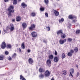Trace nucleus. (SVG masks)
Returning a JSON list of instances; mask_svg holds the SVG:
<instances>
[{
    "mask_svg": "<svg viewBox=\"0 0 80 80\" xmlns=\"http://www.w3.org/2000/svg\"><path fill=\"white\" fill-rule=\"evenodd\" d=\"M14 8V7L13 6H11L9 7V8H8V15L9 16H11V13L12 12L13 13L14 12V10H13Z\"/></svg>",
    "mask_w": 80,
    "mask_h": 80,
    "instance_id": "1",
    "label": "nucleus"
},
{
    "mask_svg": "<svg viewBox=\"0 0 80 80\" xmlns=\"http://www.w3.org/2000/svg\"><path fill=\"white\" fill-rule=\"evenodd\" d=\"M32 36V37H34L35 38L36 37H37L38 36L37 35V32H32L31 33Z\"/></svg>",
    "mask_w": 80,
    "mask_h": 80,
    "instance_id": "2",
    "label": "nucleus"
},
{
    "mask_svg": "<svg viewBox=\"0 0 80 80\" xmlns=\"http://www.w3.org/2000/svg\"><path fill=\"white\" fill-rule=\"evenodd\" d=\"M66 42V40L65 39H64L63 40L62 39H60L59 41V43L60 45H63L64 44V43Z\"/></svg>",
    "mask_w": 80,
    "mask_h": 80,
    "instance_id": "3",
    "label": "nucleus"
},
{
    "mask_svg": "<svg viewBox=\"0 0 80 80\" xmlns=\"http://www.w3.org/2000/svg\"><path fill=\"white\" fill-rule=\"evenodd\" d=\"M50 72L48 70H47L46 71L45 73V77H48L50 76Z\"/></svg>",
    "mask_w": 80,
    "mask_h": 80,
    "instance_id": "4",
    "label": "nucleus"
},
{
    "mask_svg": "<svg viewBox=\"0 0 80 80\" xmlns=\"http://www.w3.org/2000/svg\"><path fill=\"white\" fill-rule=\"evenodd\" d=\"M1 48L3 49L6 47V44L5 42H3L2 44V45H1Z\"/></svg>",
    "mask_w": 80,
    "mask_h": 80,
    "instance_id": "5",
    "label": "nucleus"
},
{
    "mask_svg": "<svg viewBox=\"0 0 80 80\" xmlns=\"http://www.w3.org/2000/svg\"><path fill=\"white\" fill-rule=\"evenodd\" d=\"M35 28V25L34 24H32L31 27H29V30H33Z\"/></svg>",
    "mask_w": 80,
    "mask_h": 80,
    "instance_id": "6",
    "label": "nucleus"
},
{
    "mask_svg": "<svg viewBox=\"0 0 80 80\" xmlns=\"http://www.w3.org/2000/svg\"><path fill=\"white\" fill-rule=\"evenodd\" d=\"M10 28L9 29H10L11 31H13L14 30V26H13V25L12 24H10Z\"/></svg>",
    "mask_w": 80,
    "mask_h": 80,
    "instance_id": "7",
    "label": "nucleus"
},
{
    "mask_svg": "<svg viewBox=\"0 0 80 80\" xmlns=\"http://www.w3.org/2000/svg\"><path fill=\"white\" fill-rule=\"evenodd\" d=\"M54 15L56 17H57L59 15V12L57 11L56 10H54L53 11Z\"/></svg>",
    "mask_w": 80,
    "mask_h": 80,
    "instance_id": "8",
    "label": "nucleus"
},
{
    "mask_svg": "<svg viewBox=\"0 0 80 80\" xmlns=\"http://www.w3.org/2000/svg\"><path fill=\"white\" fill-rule=\"evenodd\" d=\"M70 75H71L72 76V77H73V75H72V73H74V69L72 68V69H70Z\"/></svg>",
    "mask_w": 80,
    "mask_h": 80,
    "instance_id": "9",
    "label": "nucleus"
},
{
    "mask_svg": "<svg viewBox=\"0 0 80 80\" xmlns=\"http://www.w3.org/2000/svg\"><path fill=\"white\" fill-rule=\"evenodd\" d=\"M68 18L69 19H73V18H77V17L71 15L69 16Z\"/></svg>",
    "mask_w": 80,
    "mask_h": 80,
    "instance_id": "10",
    "label": "nucleus"
},
{
    "mask_svg": "<svg viewBox=\"0 0 80 80\" xmlns=\"http://www.w3.org/2000/svg\"><path fill=\"white\" fill-rule=\"evenodd\" d=\"M22 26L23 28H26L27 27V25L25 22H23L22 23Z\"/></svg>",
    "mask_w": 80,
    "mask_h": 80,
    "instance_id": "11",
    "label": "nucleus"
},
{
    "mask_svg": "<svg viewBox=\"0 0 80 80\" xmlns=\"http://www.w3.org/2000/svg\"><path fill=\"white\" fill-rule=\"evenodd\" d=\"M57 33L58 35H60V33H61V34H62V33H63V32H62V31L61 30H59V31H58Z\"/></svg>",
    "mask_w": 80,
    "mask_h": 80,
    "instance_id": "12",
    "label": "nucleus"
},
{
    "mask_svg": "<svg viewBox=\"0 0 80 80\" xmlns=\"http://www.w3.org/2000/svg\"><path fill=\"white\" fill-rule=\"evenodd\" d=\"M47 63L48 65H50L51 63H52V62H51L50 60H48L47 61Z\"/></svg>",
    "mask_w": 80,
    "mask_h": 80,
    "instance_id": "13",
    "label": "nucleus"
},
{
    "mask_svg": "<svg viewBox=\"0 0 80 80\" xmlns=\"http://www.w3.org/2000/svg\"><path fill=\"white\" fill-rule=\"evenodd\" d=\"M21 6L23 7V8H25L27 7V5L25 3V2H22L21 4Z\"/></svg>",
    "mask_w": 80,
    "mask_h": 80,
    "instance_id": "14",
    "label": "nucleus"
},
{
    "mask_svg": "<svg viewBox=\"0 0 80 80\" xmlns=\"http://www.w3.org/2000/svg\"><path fill=\"white\" fill-rule=\"evenodd\" d=\"M16 20L17 22H20L21 20V18L19 16H18L16 18Z\"/></svg>",
    "mask_w": 80,
    "mask_h": 80,
    "instance_id": "15",
    "label": "nucleus"
},
{
    "mask_svg": "<svg viewBox=\"0 0 80 80\" xmlns=\"http://www.w3.org/2000/svg\"><path fill=\"white\" fill-rule=\"evenodd\" d=\"M30 64H32L33 63V60L31 58H30L28 60Z\"/></svg>",
    "mask_w": 80,
    "mask_h": 80,
    "instance_id": "16",
    "label": "nucleus"
},
{
    "mask_svg": "<svg viewBox=\"0 0 80 80\" xmlns=\"http://www.w3.org/2000/svg\"><path fill=\"white\" fill-rule=\"evenodd\" d=\"M66 37V35L65 34H63L62 33L61 34V38H65Z\"/></svg>",
    "mask_w": 80,
    "mask_h": 80,
    "instance_id": "17",
    "label": "nucleus"
},
{
    "mask_svg": "<svg viewBox=\"0 0 80 80\" xmlns=\"http://www.w3.org/2000/svg\"><path fill=\"white\" fill-rule=\"evenodd\" d=\"M20 80H26L25 78L23 77L22 75H21L20 76Z\"/></svg>",
    "mask_w": 80,
    "mask_h": 80,
    "instance_id": "18",
    "label": "nucleus"
},
{
    "mask_svg": "<svg viewBox=\"0 0 80 80\" xmlns=\"http://www.w3.org/2000/svg\"><path fill=\"white\" fill-rule=\"evenodd\" d=\"M49 58L50 60H52L53 58V56L52 55H50L49 56Z\"/></svg>",
    "mask_w": 80,
    "mask_h": 80,
    "instance_id": "19",
    "label": "nucleus"
},
{
    "mask_svg": "<svg viewBox=\"0 0 80 80\" xmlns=\"http://www.w3.org/2000/svg\"><path fill=\"white\" fill-rule=\"evenodd\" d=\"M21 48H22L23 49H25V47L24 42L22 43V44H21Z\"/></svg>",
    "mask_w": 80,
    "mask_h": 80,
    "instance_id": "20",
    "label": "nucleus"
},
{
    "mask_svg": "<svg viewBox=\"0 0 80 80\" xmlns=\"http://www.w3.org/2000/svg\"><path fill=\"white\" fill-rule=\"evenodd\" d=\"M54 61L55 62H57L58 61V59L57 57H55L54 59Z\"/></svg>",
    "mask_w": 80,
    "mask_h": 80,
    "instance_id": "21",
    "label": "nucleus"
},
{
    "mask_svg": "<svg viewBox=\"0 0 80 80\" xmlns=\"http://www.w3.org/2000/svg\"><path fill=\"white\" fill-rule=\"evenodd\" d=\"M39 78H43L44 77V75L42 74H41L39 75Z\"/></svg>",
    "mask_w": 80,
    "mask_h": 80,
    "instance_id": "22",
    "label": "nucleus"
},
{
    "mask_svg": "<svg viewBox=\"0 0 80 80\" xmlns=\"http://www.w3.org/2000/svg\"><path fill=\"white\" fill-rule=\"evenodd\" d=\"M44 2L46 5H48V2H49V1L48 0H45Z\"/></svg>",
    "mask_w": 80,
    "mask_h": 80,
    "instance_id": "23",
    "label": "nucleus"
},
{
    "mask_svg": "<svg viewBox=\"0 0 80 80\" xmlns=\"http://www.w3.org/2000/svg\"><path fill=\"white\" fill-rule=\"evenodd\" d=\"M68 56H69V57H71L72 56V52H69L68 53Z\"/></svg>",
    "mask_w": 80,
    "mask_h": 80,
    "instance_id": "24",
    "label": "nucleus"
},
{
    "mask_svg": "<svg viewBox=\"0 0 80 80\" xmlns=\"http://www.w3.org/2000/svg\"><path fill=\"white\" fill-rule=\"evenodd\" d=\"M7 47L8 48H11L12 47V46H11V45L10 44H8L7 46Z\"/></svg>",
    "mask_w": 80,
    "mask_h": 80,
    "instance_id": "25",
    "label": "nucleus"
},
{
    "mask_svg": "<svg viewBox=\"0 0 80 80\" xmlns=\"http://www.w3.org/2000/svg\"><path fill=\"white\" fill-rule=\"evenodd\" d=\"M64 21V19L63 18H62L61 19L59 20V22H60V23H62V22H63Z\"/></svg>",
    "mask_w": 80,
    "mask_h": 80,
    "instance_id": "26",
    "label": "nucleus"
},
{
    "mask_svg": "<svg viewBox=\"0 0 80 80\" xmlns=\"http://www.w3.org/2000/svg\"><path fill=\"white\" fill-rule=\"evenodd\" d=\"M78 48H77L76 47L74 49V50L75 52H78Z\"/></svg>",
    "mask_w": 80,
    "mask_h": 80,
    "instance_id": "27",
    "label": "nucleus"
},
{
    "mask_svg": "<svg viewBox=\"0 0 80 80\" xmlns=\"http://www.w3.org/2000/svg\"><path fill=\"white\" fill-rule=\"evenodd\" d=\"M62 58H65V54L63 53L62 55Z\"/></svg>",
    "mask_w": 80,
    "mask_h": 80,
    "instance_id": "28",
    "label": "nucleus"
},
{
    "mask_svg": "<svg viewBox=\"0 0 80 80\" xmlns=\"http://www.w3.org/2000/svg\"><path fill=\"white\" fill-rule=\"evenodd\" d=\"M13 3L14 4V5H16L17 3V0H14Z\"/></svg>",
    "mask_w": 80,
    "mask_h": 80,
    "instance_id": "29",
    "label": "nucleus"
},
{
    "mask_svg": "<svg viewBox=\"0 0 80 80\" xmlns=\"http://www.w3.org/2000/svg\"><path fill=\"white\" fill-rule=\"evenodd\" d=\"M40 10H41V11H44V10H45V8L43 7L40 8Z\"/></svg>",
    "mask_w": 80,
    "mask_h": 80,
    "instance_id": "30",
    "label": "nucleus"
},
{
    "mask_svg": "<svg viewBox=\"0 0 80 80\" xmlns=\"http://www.w3.org/2000/svg\"><path fill=\"white\" fill-rule=\"evenodd\" d=\"M3 60V56H0V60Z\"/></svg>",
    "mask_w": 80,
    "mask_h": 80,
    "instance_id": "31",
    "label": "nucleus"
},
{
    "mask_svg": "<svg viewBox=\"0 0 80 80\" xmlns=\"http://www.w3.org/2000/svg\"><path fill=\"white\" fill-rule=\"evenodd\" d=\"M35 12H32L31 13V16H32V17H35Z\"/></svg>",
    "mask_w": 80,
    "mask_h": 80,
    "instance_id": "32",
    "label": "nucleus"
},
{
    "mask_svg": "<svg viewBox=\"0 0 80 80\" xmlns=\"http://www.w3.org/2000/svg\"><path fill=\"white\" fill-rule=\"evenodd\" d=\"M17 56V54L16 53H14V54L12 55V58H15Z\"/></svg>",
    "mask_w": 80,
    "mask_h": 80,
    "instance_id": "33",
    "label": "nucleus"
},
{
    "mask_svg": "<svg viewBox=\"0 0 80 80\" xmlns=\"http://www.w3.org/2000/svg\"><path fill=\"white\" fill-rule=\"evenodd\" d=\"M39 71L40 72H43V69L42 68H40Z\"/></svg>",
    "mask_w": 80,
    "mask_h": 80,
    "instance_id": "34",
    "label": "nucleus"
},
{
    "mask_svg": "<svg viewBox=\"0 0 80 80\" xmlns=\"http://www.w3.org/2000/svg\"><path fill=\"white\" fill-rule=\"evenodd\" d=\"M77 19L73 20L72 21L73 23H75L76 22H77Z\"/></svg>",
    "mask_w": 80,
    "mask_h": 80,
    "instance_id": "35",
    "label": "nucleus"
},
{
    "mask_svg": "<svg viewBox=\"0 0 80 80\" xmlns=\"http://www.w3.org/2000/svg\"><path fill=\"white\" fill-rule=\"evenodd\" d=\"M80 30H77V31H76V33L78 34L80 33Z\"/></svg>",
    "mask_w": 80,
    "mask_h": 80,
    "instance_id": "36",
    "label": "nucleus"
},
{
    "mask_svg": "<svg viewBox=\"0 0 80 80\" xmlns=\"http://www.w3.org/2000/svg\"><path fill=\"white\" fill-rule=\"evenodd\" d=\"M68 40L69 42H72V39L71 38H68Z\"/></svg>",
    "mask_w": 80,
    "mask_h": 80,
    "instance_id": "37",
    "label": "nucleus"
},
{
    "mask_svg": "<svg viewBox=\"0 0 80 80\" xmlns=\"http://www.w3.org/2000/svg\"><path fill=\"white\" fill-rule=\"evenodd\" d=\"M45 17H48V13L46 12L45 13Z\"/></svg>",
    "mask_w": 80,
    "mask_h": 80,
    "instance_id": "38",
    "label": "nucleus"
},
{
    "mask_svg": "<svg viewBox=\"0 0 80 80\" xmlns=\"http://www.w3.org/2000/svg\"><path fill=\"white\" fill-rule=\"evenodd\" d=\"M47 29L48 31H49V30H50V27H49V26H48L47 27Z\"/></svg>",
    "mask_w": 80,
    "mask_h": 80,
    "instance_id": "39",
    "label": "nucleus"
},
{
    "mask_svg": "<svg viewBox=\"0 0 80 80\" xmlns=\"http://www.w3.org/2000/svg\"><path fill=\"white\" fill-rule=\"evenodd\" d=\"M63 74H64L65 75L67 74V73H66V71L64 70L63 72Z\"/></svg>",
    "mask_w": 80,
    "mask_h": 80,
    "instance_id": "40",
    "label": "nucleus"
},
{
    "mask_svg": "<svg viewBox=\"0 0 80 80\" xmlns=\"http://www.w3.org/2000/svg\"><path fill=\"white\" fill-rule=\"evenodd\" d=\"M8 53H9L8 51H6L5 52V54L6 55H8Z\"/></svg>",
    "mask_w": 80,
    "mask_h": 80,
    "instance_id": "41",
    "label": "nucleus"
},
{
    "mask_svg": "<svg viewBox=\"0 0 80 80\" xmlns=\"http://www.w3.org/2000/svg\"><path fill=\"white\" fill-rule=\"evenodd\" d=\"M8 59L9 60H11L12 58L10 57H8Z\"/></svg>",
    "mask_w": 80,
    "mask_h": 80,
    "instance_id": "42",
    "label": "nucleus"
},
{
    "mask_svg": "<svg viewBox=\"0 0 80 80\" xmlns=\"http://www.w3.org/2000/svg\"><path fill=\"white\" fill-rule=\"evenodd\" d=\"M70 52H71L72 53H73L74 52V51L73 50H70Z\"/></svg>",
    "mask_w": 80,
    "mask_h": 80,
    "instance_id": "43",
    "label": "nucleus"
},
{
    "mask_svg": "<svg viewBox=\"0 0 80 80\" xmlns=\"http://www.w3.org/2000/svg\"><path fill=\"white\" fill-rule=\"evenodd\" d=\"M3 32H4V34H5V33H7V30H5V29H4Z\"/></svg>",
    "mask_w": 80,
    "mask_h": 80,
    "instance_id": "44",
    "label": "nucleus"
},
{
    "mask_svg": "<svg viewBox=\"0 0 80 80\" xmlns=\"http://www.w3.org/2000/svg\"><path fill=\"white\" fill-rule=\"evenodd\" d=\"M43 42H44V43H47V40H44Z\"/></svg>",
    "mask_w": 80,
    "mask_h": 80,
    "instance_id": "45",
    "label": "nucleus"
},
{
    "mask_svg": "<svg viewBox=\"0 0 80 80\" xmlns=\"http://www.w3.org/2000/svg\"><path fill=\"white\" fill-rule=\"evenodd\" d=\"M30 52H31V50H30V49H28V53H30Z\"/></svg>",
    "mask_w": 80,
    "mask_h": 80,
    "instance_id": "46",
    "label": "nucleus"
},
{
    "mask_svg": "<svg viewBox=\"0 0 80 80\" xmlns=\"http://www.w3.org/2000/svg\"><path fill=\"white\" fill-rule=\"evenodd\" d=\"M55 55H57V51H55Z\"/></svg>",
    "mask_w": 80,
    "mask_h": 80,
    "instance_id": "47",
    "label": "nucleus"
},
{
    "mask_svg": "<svg viewBox=\"0 0 80 80\" xmlns=\"http://www.w3.org/2000/svg\"><path fill=\"white\" fill-rule=\"evenodd\" d=\"M79 76V72H78L77 74V77H78Z\"/></svg>",
    "mask_w": 80,
    "mask_h": 80,
    "instance_id": "48",
    "label": "nucleus"
},
{
    "mask_svg": "<svg viewBox=\"0 0 80 80\" xmlns=\"http://www.w3.org/2000/svg\"><path fill=\"white\" fill-rule=\"evenodd\" d=\"M19 50V52H21V49L19 48L18 49Z\"/></svg>",
    "mask_w": 80,
    "mask_h": 80,
    "instance_id": "49",
    "label": "nucleus"
},
{
    "mask_svg": "<svg viewBox=\"0 0 80 80\" xmlns=\"http://www.w3.org/2000/svg\"><path fill=\"white\" fill-rule=\"evenodd\" d=\"M15 21V19H13L12 20V22H14Z\"/></svg>",
    "mask_w": 80,
    "mask_h": 80,
    "instance_id": "50",
    "label": "nucleus"
},
{
    "mask_svg": "<svg viewBox=\"0 0 80 80\" xmlns=\"http://www.w3.org/2000/svg\"><path fill=\"white\" fill-rule=\"evenodd\" d=\"M5 2H8V0H4Z\"/></svg>",
    "mask_w": 80,
    "mask_h": 80,
    "instance_id": "51",
    "label": "nucleus"
},
{
    "mask_svg": "<svg viewBox=\"0 0 80 80\" xmlns=\"http://www.w3.org/2000/svg\"><path fill=\"white\" fill-rule=\"evenodd\" d=\"M76 67L77 68H78V65H76Z\"/></svg>",
    "mask_w": 80,
    "mask_h": 80,
    "instance_id": "52",
    "label": "nucleus"
},
{
    "mask_svg": "<svg viewBox=\"0 0 80 80\" xmlns=\"http://www.w3.org/2000/svg\"><path fill=\"white\" fill-rule=\"evenodd\" d=\"M51 80H54V79L53 78H52Z\"/></svg>",
    "mask_w": 80,
    "mask_h": 80,
    "instance_id": "53",
    "label": "nucleus"
},
{
    "mask_svg": "<svg viewBox=\"0 0 80 80\" xmlns=\"http://www.w3.org/2000/svg\"><path fill=\"white\" fill-rule=\"evenodd\" d=\"M22 0H19V1H21Z\"/></svg>",
    "mask_w": 80,
    "mask_h": 80,
    "instance_id": "54",
    "label": "nucleus"
},
{
    "mask_svg": "<svg viewBox=\"0 0 80 80\" xmlns=\"http://www.w3.org/2000/svg\"><path fill=\"white\" fill-rule=\"evenodd\" d=\"M1 25V23L0 22V25Z\"/></svg>",
    "mask_w": 80,
    "mask_h": 80,
    "instance_id": "55",
    "label": "nucleus"
},
{
    "mask_svg": "<svg viewBox=\"0 0 80 80\" xmlns=\"http://www.w3.org/2000/svg\"><path fill=\"white\" fill-rule=\"evenodd\" d=\"M58 1H59V0H57Z\"/></svg>",
    "mask_w": 80,
    "mask_h": 80,
    "instance_id": "56",
    "label": "nucleus"
},
{
    "mask_svg": "<svg viewBox=\"0 0 80 80\" xmlns=\"http://www.w3.org/2000/svg\"><path fill=\"white\" fill-rule=\"evenodd\" d=\"M1 48H0V50Z\"/></svg>",
    "mask_w": 80,
    "mask_h": 80,
    "instance_id": "57",
    "label": "nucleus"
}]
</instances>
